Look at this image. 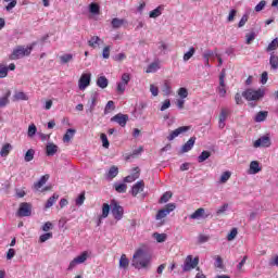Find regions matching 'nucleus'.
<instances>
[{"instance_id": "5fc2aeb1", "label": "nucleus", "mask_w": 278, "mask_h": 278, "mask_svg": "<svg viewBox=\"0 0 278 278\" xmlns=\"http://www.w3.org/2000/svg\"><path fill=\"white\" fill-rule=\"evenodd\" d=\"M178 96L180 97V99H188V89L186 87L179 88Z\"/></svg>"}, {"instance_id": "338daca9", "label": "nucleus", "mask_w": 278, "mask_h": 278, "mask_svg": "<svg viewBox=\"0 0 278 278\" xmlns=\"http://www.w3.org/2000/svg\"><path fill=\"white\" fill-rule=\"evenodd\" d=\"M102 58L104 60H110V46L104 47L102 51Z\"/></svg>"}, {"instance_id": "13d9d810", "label": "nucleus", "mask_w": 278, "mask_h": 278, "mask_svg": "<svg viewBox=\"0 0 278 278\" xmlns=\"http://www.w3.org/2000/svg\"><path fill=\"white\" fill-rule=\"evenodd\" d=\"M253 40H255V33L254 31L245 35V43L247 45H251V42Z\"/></svg>"}, {"instance_id": "09e8293b", "label": "nucleus", "mask_w": 278, "mask_h": 278, "mask_svg": "<svg viewBox=\"0 0 278 278\" xmlns=\"http://www.w3.org/2000/svg\"><path fill=\"white\" fill-rule=\"evenodd\" d=\"M36 131H38V128L36 127V125L35 124L29 125L28 132H27L28 138H34V136H36Z\"/></svg>"}, {"instance_id": "774afa93", "label": "nucleus", "mask_w": 278, "mask_h": 278, "mask_svg": "<svg viewBox=\"0 0 278 278\" xmlns=\"http://www.w3.org/2000/svg\"><path fill=\"white\" fill-rule=\"evenodd\" d=\"M249 21V15L244 14L241 20L239 21L238 27H244L247 25V22Z\"/></svg>"}, {"instance_id": "5701e85b", "label": "nucleus", "mask_w": 278, "mask_h": 278, "mask_svg": "<svg viewBox=\"0 0 278 278\" xmlns=\"http://www.w3.org/2000/svg\"><path fill=\"white\" fill-rule=\"evenodd\" d=\"M58 199H60V195L58 193H53L52 197H50L48 199V201L46 202V210H49V207H53V205L55 204V201H58Z\"/></svg>"}, {"instance_id": "680f3d73", "label": "nucleus", "mask_w": 278, "mask_h": 278, "mask_svg": "<svg viewBox=\"0 0 278 278\" xmlns=\"http://www.w3.org/2000/svg\"><path fill=\"white\" fill-rule=\"evenodd\" d=\"M84 201H86V193L83 192L76 199V205H84Z\"/></svg>"}, {"instance_id": "bf43d9fd", "label": "nucleus", "mask_w": 278, "mask_h": 278, "mask_svg": "<svg viewBox=\"0 0 278 278\" xmlns=\"http://www.w3.org/2000/svg\"><path fill=\"white\" fill-rule=\"evenodd\" d=\"M208 241H210V236L199 235L198 237L199 244H205V242H208Z\"/></svg>"}, {"instance_id": "2f4dec72", "label": "nucleus", "mask_w": 278, "mask_h": 278, "mask_svg": "<svg viewBox=\"0 0 278 278\" xmlns=\"http://www.w3.org/2000/svg\"><path fill=\"white\" fill-rule=\"evenodd\" d=\"M129 267V258H127V255L123 254L119 258V268H128Z\"/></svg>"}, {"instance_id": "393cba45", "label": "nucleus", "mask_w": 278, "mask_h": 278, "mask_svg": "<svg viewBox=\"0 0 278 278\" xmlns=\"http://www.w3.org/2000/svg\"><path fill=\"white\" fill-rule=\"evenodd\" d=\"M10 151H12V144L5 143L0 151L1 157H8V155H10Z\"/></svg>"}, {"instance_id": "f03ea898", "label": "nucleus", "mask_w": 278, "mask_h": 278, "mask_svg": "<svg viewBox=\"0 0 278 278\" xmlns=\"http://www.w3.org/2000/svg\"><path fill=\"white\" fill-rule=\"evenodd\" d=\"M266 96V89L258 88L257 90L253 88H249L245 91L242 92V97L245 101H262L264 97Z\"/></svg>"}, {"instance_id": "473e14b6", "label": "nucleus", "mask_w": 278, "mask_h": 278, "mask_svg": "<svg viewBox=\"0 0 278 278\" xmlns=\"http://www.w3.org/2000/svg\"><path fill=\"white\" fill-rule=\"evenodd\" d=\"M157 71H160V63L153 62L148 66L146 73H157Z\"/></svg>"}, {"instance_id": "a19ab883", "label": "nucleus", "mask_w": 278, "mask_h": 278, "mask_svg": "<svg viewBox=\"0 0 278 278\" xmlns=\"http://www.w3.org/2000/svg\"><path fill=\"white\" fill-rule=\"evenodd\" d=\"M277 48H278V38H275L266 48V51L267 52H270V51H277Z\"/></svg>"}, {"instance_id": "37998d69", "label": "nucleus", "mask_w": 278, "mask_h": 278, "mask_svg": "<svg viewBox=\"0 0 278 278\" xmlns=\"http://www.w3.org/2000/svg\"><path fill=\"white\" fill-rule=\"evenodd\" d=\"M237 237H238V228H232L227 236V240H228V242H231V241L236 240Z\"/></svg>"}, {"instance_id": "4468645a", "label": "nucleus", "mask_w": 278, "mask_h": 278, "mask_svg": "<svg viewBox=\"0 0 278 278\" xmlns=\"http://www.w3.org/2000/svg\"><path fill=\"white\" fill-rule=\"evenodd\" d=\"M253 147L255 149H260V147H270V137L263 136L258 138L256 141H254Z\"/></svg>"}, {"instance_id": "6ab92c4d", "label": "nucleus", "mask_w": 278, "mask_h": 278, "mask_svg": "<svg viewBox=\"0 0 278 278\" xmlns=\"http://www.w3.org/2000/svg\"><path fill=\"white\" fill-rule=\"evenodd\" d=\"M75 134H77V130H75L74 128H68L63 136V142H70L71 140H73Z\"/></svg>"}, {"instance_id": "79ce46f5", "label": "nucleus", "mask_w": 278, "mask_h": 278, "mask_svg": "<svg viewBox=\"0 0 278 278\" xmlns=\"http://www.w3.org/2000/svg\"><path fill=\"white\" fill-rule=\"evenodd\" d=\"M229 179H231V172H224L219 178V184H225L226 181H229Z\"/></svg>"}, {"instance_id": "dca6fc26", "label": "nucleus", "mask_w": 278, "mask_h": 278, "mask_svg": "<svg viewBox=\"0 0 278 278\" xmlns=\"http://www.w3.org/2000/svg\"><path fill=\"white\" fill-rule=\"evenodd\" d=\"M197 142V137H191L180 149V153H188V151H192V147Z\"/></svg>"}, {"instance_id": "6e6d98bb", "label": "nucleus", "mask_w": 278, "mask_h": 278, "mask_svg": "<svg viewBox=\"0 0 278 278\" xmlns=\"http://www.w3.org/2000/svg\"><path fill=\"white\" fill-rule=\"evenodd\" d=\"M8 77V66L0 64V79Z\"/></svg>"}, {"instance_id": "e2e57ef3", "label": "nucleus", "mask_w": 278, "mask_h": 278, "mask_svg": "<svg viewBox=\"0 0 278 278\" xmlns=\"http://www.w3.org/2000/svg\"><path fill=\"white\" fill-rule=\"evenodd\" d=\"M266 8V0H262L256 7L254 8L255 12H262Z\"/></svg>"}, {"instance_id": "4d7b16f0", "label": "nucleus", "mask_w": 278, "mask_h": 278, "mask_svg": "<svg viewBox=\"0 0 278 278\" xmlns=\"http://www.w3.org/2000/svg\"><path fill=\"white\" fill-rule=\"evenodd\" d=\"M50 238H53V232H46L39 237V242H47Z\"/></svg>"}, {"instance_id": "603ef678", "label": "nucleus", "mask_w": 278, "mask_h": 278, "mask_svg": "<svg viewBox=\"0 0 278 278\" xmlns=\"http://www.w3.org/2000/svg\"><path fill=\"white\" fill-rule=\"evenodd\" d=\"M227 210H229V204L225 203L223 206L217 208L216 216H223V214H225Z\"/></svg>"}, {"instance_id": "69168bd1", "label": "nucleus", "mask_w": 278, "mask_h": 278, "mask_svg": "<svg viewBox=\"0 0 278 278\" xmlns=\"http://www.w3.org/2000/svg\"><path fill=\"white\" fill-rule=\"evenodd\" d=\"M162 91L164 92L165 97H168V94H170V85L165 81Z\"/></svg>"}, {"instance_id": "58836bf2", "label": "nucleus", "mask_w": 278, "mask_h": 278, "mask_svg": "<svg viewBox=\"0 0 278 278\" xmlns=\"http://www.w3.org/2000/svg\"><path fill=\"white\" fill-rule=\"evenodd\" d=\"M153 238H155L156 242L162 243L166 242L167 236L166 233L154 232Z\"/></svg>"}, {"instance_id": "a211bd4d", "label": "nucleus", "mask_w": 278, "mask_h": 278, "mask_svg": "<svg viewBox=\"0 0 278 278\" xmlns=\"http://www.w3.org/2000/svg\"><path fill=\"white\" fill-rule=\"evenodd\" d=\"M47 181H49V174L41 176L40 179L34 184V190H39L42 188V186H45V184H47Z\"/></svg>"}, {"instance_id": "ea45409f", "label": "nucleus", "mask_w": 278, "mask_h": 278, "mask_svg": "<svg viewBox=\"0 0 278 278\" xmlns=\"http://www.w3.org/2000/svg\"><path fill=\"white\" fill-rule=\"evenodd\" d=\"M114 188L116 192H119V194H123L127 192V185L126 184H115Z\"/></svg>"}, {"instance_id": "f257e3e1", "label": "nucleus", "mask_w": 278, "mask_h": 278, "mask_svg": "<svg viewBox=\"0 0 278 278\" xmlns=\"http://www.w3.org/2000/svg\"><path fill=\"white\" fill-rule=\"evenodd\" d=\"M151 262V257H149L143 250H138L132 256L131 266L140 270V268H147Z\"/></svg>"}, {"instance_id": "412c9836", "label": "nucleus", "mask_w": 278, "mask_h": 278, "mask_svg": "<svg viewBox=\"0 0 278 278\" xmlns=\"http://www.w3.org/2000/svg\"><path fill=\"white\" fill-rule=\"evenodd\" d=\"M266 118H268V111H261L255 115L254 121L255 123H264Z\"/></svg>"}, {"instance_id": "a878e982", "label": "nucleus", "mask_w": 278, "mask_h": 278, "mask_svg": "<svg viewBox=\"0 0 278 278\" xmlns=\"http://www.w3.org/2000/svg\"><path fill=\"white\" fill-rule=\"evenodd\" d=\"M124 23H125V20H121L118 17L113 18L111 22L113 29H121Z\"/></svg>"}, {"instance_id": "9d476101", "label": "nucleus", "mask_w": 278, "mask_h": 278, "mask_svg": "<svg viewBox=\"0 0 278 278\" xmlns=\"http://www.w3.org/2000/svg\"><path fill=\"white\" fill-rule=\"evenodd\" d=\"M99 99V93L98 92H92L90 96V100L88 101V109L86 110L87 114H93L94 113V108H97V100Z\"/></svg>"}, {"instance_id": "2eb2a0df", "label": "nucleus", "mask_w": 278, "mask_h": 278, "mask_svg": "<svg viewBox=\"0 0 278 278\" xmlns=\"http://www.w3.org/2000/svg\"><path fill=\"white\" fill-rule=\"evenodd\" d=\"M144 191V180H139L137 181L132 188H131V194L132 197H138V194H140V192Z\"/></svg>"}, {"instance_id": "ddd939ff", "label": "nucleus", "mask_w": 278, "mask_h": 278, "mask_svg": "<svg viewBox=\"0 0 278 278\" xmlns=\"http://www.w3.org/2000/svg\"><path fill=\"white\" fill-rule=\"evenodd\" d=\"M210 213L205 214V208L200 207L194 213H192L189 218H191V220H199L200 218H210Z\"/></svg>"}, {"instance_id": "cd10ccee", "label": "nucleus", "mask_w": 278, "mask_h": 278, "mask_svg": "<svg viewBox=\"0 0 278 278\" xmlns=\"http://www.w3.org/2000/svg\"><path fill=\"white\" fill-rule=\"evenodd\" d=\"M110 210H112V204L103 203L101 218H108L110 216Z\"/></svg>"}, {"instance_id": "8fccbe9b", "label": "nucleus", "mask_w": 278, "mask_h": 278, "mask_svg": "<svg viewBox=\"0 0 278 278\" xmlns=\"http://www.w3.org/2000/svg\"><path fill=\"white\" fill-rule=\"evenodd\" d=\"M61 64H68L73 60V54H63L60 56Z\"/></svg>"}, {"instance_id": "c85d7f7f", "label": "nucleus", "mask_w": 278, "mask_h": 278, "mask_svg": "<svg viewBox=\"0 0 278 278\" xmlns=\"http://www.w3.org/2000/svg\"><path fill=\"white\" fill-rule=\"evenodd\" d=\"M269 64H270V67L274 71H277V68H278V56L276 54H274V53L270 54Z\"/></svg>"}, {"instance_id": "4c0bfd02", "label": "nucleus", "mask_w": 278, "mask_h": 278, "mask_svg": "<svg viewBox=\"0 0 278 278\" xmlns=\"http://www.w3.org/2000/svg\"><path fill=\"white\" fill-rule=\"evenodd\" d=\"M194 53H197V49H194V47H191L189 51L184 54V62H188V60H190L192 55H194Z\"/></svg>"}, {"instance_id": "6e6552de", "label": "nucleus", "mask_w": 278, "mask_h": 278, "mask_svg": "<svg viewBox=\"0 0 278 278\" xmlns=\"http://www.w3.org/2000/svg\"><path fill=\"white\" fill-rule=\"evenodd\" d=\"M225 77H227V72L225 68H223L219 74V86L217 88L219 97H225V94H227V85L225 84Z\"/></svg>"}, {"instance_id": "de8ad7c7", "label": "nucleus", "mask_w": 278, "mask_h": 278, "mask_svg": "<svg viewBox=\"0 0 278 278\" xmlns=\"http://www.w3.org/2000/svg\"><path fill=\"white\" fill-rule=\"evenodd\" d=\"M101 42V38L99 36H93L91 39L88 41L89 47H92L93 49Z\"/></svg>"}, {"instance_id": "0eeeda50", "label": "nucleus", "mask_w": 278, "mask_h": 278, "mask_svg": "<svg viewBox=\"0 0 278 278\" xmlns=\"http://www.w3.org/2000/svg\"><path fill=\"white\" fill-rule=\"evenodd\" d=\"M17 216H20V218H25L27 216H31V203L22 202L20 204V208L17 211Z\"/></svg>"}, {"instance_id": "423d86ee", "label": "nucleus", "mask_w": 278, "mask_h": 278, "mask_svg": "<svg viewBox=\"0 0 278 278\" xmlns=\"http://www.w3.org/2000/svg\"><path fill=\"white\" fill-rule=\"evenodd\" d=\"M111 212L115 220H121L123 218V214H125L123 206H121L116 200H111Z\"/></svg>"}, {"instance_id": "aec40b11", "label": "nucleus", "mask_w": 278, "mask_h": 278, "mask_svg": "<svg viewBox=\"0 0 278 278\" xmlns=\"http://www.w3.org/2000/svg\"><path fill=\"white\" fill-rule=\"evenodd\" d=\"M262 170V167H260V162L257 161H252L250 163V173L251 175H257Z\"/></svg>"}, {"instance_id": "bb28decb", "label": "nucleus", "mask_w": 278, "mask_h": 278, "mask_svg": "<svg viewBox=\"0 0 278 278\" xmlns=\"http://www.w3.org/2000/svg\"><path fill=\"white\" fill-rule=\"evenodd\" d=\"M162 10H164V7H162V5L152 10L149 14L150 18H157V16H162Z\"/></svg>"}, {"instance_id": "a18cd8bd", "label": "nucleus", "mask_w": 278, "mask_h": 278, "mask_svg": "<svg viewBox=\"0 0 278 278\" xmlns=\"http://www.w3.org/2000/svg\"><path fill=\"white\" fill-rule=\"evenodd\" d=\"M113 110H116V106L114 105V101L110 100L105 105L104 114H110Z\"/></svg>"}, {"instance_id": "f3484780", "label": "nucleus", "mask_w": 278, "mask_h": 278, "mask_svg": "<svg viewBox=\"0 0 278 278\" xmlns=\"http://www.w3.org/2000/svg\"><path fill=\"white\" fill-rule=\"evenodd\" d=\"M58 146L53 142H49L46 146V153L48 155V157H53V155H55V153H58Z\"/></svg>"}, {"instance_id": "49530a36", "label": "nucleus", "mask_w": 278, "mask_h": 278, "mask_svg": "<svg viewBox=\"0 0 278 278\" xmlns=\"http://www.w3.org/2000/svg\"><path fill=\"white\" fill-rule=\"evenodd\" d=\"M78 264H84L88 260V252H83L80 255L74 258Z\"/></svg>"}, {"instance_id": "4be33fe9", "label": "nucleus", "mask_w": 278, "mask_h": 278, "mask_svg": "<svg viewBox=\"0 0 278 278\" xmlns=\"http://www.w3.org/2000/svg\"><path fill=\"white\" fill-rule=\"evenodd\" d=\"M109 84H110V80H108V78L105 76H100L97 79V86L99 88H102V90L108 88Z\"/></svg>"}, {"instance_id": "7ed1b4c3", "label": "nucleus", "mask_w": 278, "mask_h": 278, "mask_svg": "<svg viewBox=\"0 0 278 278\" xmlns=\"http://www.w3.org/2000/svg\"><path fill=\"white\" fill-rule=\"evenodd\" d=\"M34 47H36V42H33L27 48L23 46H17L15 49H13V52L10 55V60H21V58H25V55H31Z\"/></svg>"}, {"instance_id": "c03bdc74", "label": "nucleus", "mask_w": 278, "mask_h": 278, "mask_svg": "<svg viewBox=\"0 0 278 278\" xmlns=\"http://www.w3.org/2000/svg\"><path fill=\"white\" fill-rule=\"evenodd\" d=\"M14 100L15 101H27V94H25V92H23V91H18V92H16L14 96Z\"/></svg>"}, {"instance_id": "c756f323", "label": "nucleus", "mask_w": 278, "mask_h": 278, "mask_svg": "<svg viewBox=\"0 0 278 278\" xmlns=\"http://www.w3.org/2000/svg\"><path fill=\"white\" fill-rule=\"evenodd\" d=\"M225 121H227V110L223 109L219 114V128L223 129L225 127Z\"/></svg>"}, {"instance_id": "1a4fd4ad", "label": "nucleus", "mask_w": 278, "mask_h": 278, "mask_svg": "<svg viewBox=\"0 0 278 278\" xmlns=\"http://www.w3.org/2000/svg\"><path fill=\"white\" fill-rule=\"evenodd\" d=\"M128 121H129V115L123 114V113H118L111 118V123H117L119 127H125Z\"/></svg>"}, {"instance_id": "7c9ffc66", "label": "nucleus", "mask_w": 278, "mask_h": 278, "mask_svg": "<svg viewBox=\"0 0 278 278\" xmlns=\"http://www.w3.org/2000/svg\"><path fill=\"white\" fill-rule=\"evenodd\" d=\"M216 55H220V53H218V49L215 50H205L202 54V58H216Z\"/></svg>"}, {"instance_id": "3c124183", "label": "nucleus", "mask_w": 278, "mask_h": 278, "mask_svg": "<svg viewBox=\"0 0 278 278\" xmlns=\"http://www.w3.org/2000/svg\"><path fill=\"white\" fill-rule=\"evenodd\" d=\"M89 12H90L91 14H99V12H100V7H99V4L92 2V3L89 5Z\"/></svg>"}, {"instance_id": "e433bc0d", "label": "nucleus", "mask_w": 278, "mask_h": 278, "mask_svg": "<svg viewBox=\"0 0 278 278\" xmlns=\"http://www.w3.org/2000/svg\"><path fill=\"white\" fill-rule=\"evenodd\" d=\"M170 199H173V192L167 191L161 197L159 203H168Z\"/></svg>"}, {"instance_id": "0e129e2a", "label": "nucleus", "mask_w": 278, "mask_h": 278, "mask_svg": "<svg viewBox=\"0 0 278 278\" xmlns=\"http://www.w3.org/2000/svg\"><path fill=\"white\" fill-rule=\"evenodd\" d=\"M150 92L152 97H157L160 94V89L155 85H150Z\"/></svg>"}, {"instance_id": "c9c22d12", "label": "nucleus", "mask_w": 278, "mask_h": 278, "mask_svg": "<svg viewBox=\"0 0 278 278\" xmlns=\"http://www.w3.org/2000/svg\"><path fill=\"white\" fill-rule=\"evenodd\" d=\"M140 177V172H137L135 174L128 175L124 178L125 184H131V181H136Z\"/></svg>"}, {"instance_id": "20e7f679", "label": "nucleus", "mask_w": 278, "mask_h": 278, "mask_svg": "<svg viewBox=\"0 0 278 278\" xmlns=\"http://www.w3.org/2000/svg\"><path fill=\"white\" fill-rule=\"evenodd\" d=\"M199 266V256H195L194 258L192 255H188L184 262L182 265V271L184 273H190V270H194Z\"/></svg>"}, {"instance_id": "864d4df0", "label": "nucleus", "mask_w": 278, "mask_h": 278, "mask_svg": "<svg viewBox=\"0 0 278 278\" xmlns=\"http://www.w3.org/2000/svg\"><path fill=\"white\" fill-rule=\"evenodd\" d=\"M100 138L102 140V147H104V149H110V141L108 140V135L101 134Z\"/></svg>"}, {"instance_id": "b1692460", "label": "nucleus", "mask_w": 278, "mask_h": 278, "mask_svg": "<svg viewBox=\"0 0 278 278\" xmlns=\"http://www.w3.org/2000/svg\"><path fill=\"white\" fill-rule=\"evenodd\" d=\"M210 157H212V152L202 151L201 154L198 156V162H199V164H202V162L210 160Z\"/></svg>"}, {"instance_id": "f8f14e48", "label": "nucleus", "mask_w": 278, "mask_h": 278, "mask_svg": "<svg viewBox=\"0 0 278 278\" xmlns=\"http://www.w3.org/2000/svg\"><path fill=\"white\" fill-rule=\"evenodd\" d=\"M186 131H190V126H180L169 134V136L167 137V140L172 141L174 138H177V136H181V134H186Z\"/></svg>"}, {"instance_id": "39448f33", "label": "nucleus", "mask_w": 278, "mask_h": 278, "mask_svg": "<svg viewBox=\"0 0 278 278\" xmlns=\"http://www.w3.org/2000/svg\"><path fill=\"white\" fill-rule=\"evenodd\" d=\"M177 208V204L175 203H168L163 208L159 210V212L155 215V220H162V218H166L170 212H175Z\"/></svg>"}, {"instance_id": "052dcab7", "label": "nucleus", "mask_w": 278, "mask_h": 278, "mask_svg": "<svg viewBox=\"0 0 278 278\" xmlns=\"http://www.w3.org/2000/svg\"><path fill=\"white\" fill-rule=\"evenodd\" d=\"M126 88H127V85H125V83H118L116 91L118 92V94H123Z\"/></svg>"}, {"instance_id": "72a5a7b5", "label": "nucleus", "mask_w": 278, "mask_h": 278, "mask_svg": "<svg viewBox=\"0 0 278 278\" xmlns=\"http://www.w3.org/2000/svg\"><path fill=\"white\" fill-rule=\"evenodd\" d=\"M34 155H36V150H27V152L24 155V162H31V160H34Z\"/></svg>"}, {"instance_id": "f704fd0d", "label": "nucleus", "mask_w": 278, "mask_h": 278, "mask_svg": "<svg viewBox=\"0 0 278 278\" xmlns=\"http://www.w3.org/2000/svg\"><path fill=\"white\" fill-rule=\"evenodd\" d=\"M117 175H118V168L115 165H113L109 169V173L106 174V177L109 179H114V177H116Z\"/></svg>"}, {"instance_id": "9b49d317", "label": "nucleus", "mask_w": 278, "mask_h": 278, "mask_svg": "<svg viewBox=\"0 0 278 278\" xmlns=\"http://www.w3.org/2000/svg\"><path fill=\"white\" fill-rule=\"evenodd\" d=\"M92 74H83L78 80L79 90H86L90 86Z\"/></svg>"}]
</instances>
